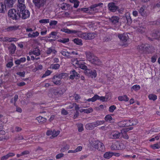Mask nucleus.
Here are the masks:
<instances>
[{
    "instance_id": "052dcab7",
    "label": "nucleus",
    "mask_w": 160,
    "mask_h": 160,
    "mask_svg": "<svg viewBox=\"0 0 160 160\" xmlns=\"http://www.w3.org/2000/svg\"><path fill=\"white\" fill-rule=\"evenodd\" d=\"M24 138L21 135H18L17 137H16L15 138V140H23Z\"/></svg>"
},
{
    "instance_id": "4d7b16f0",
    "label": "nucleus",
    "mask_w": 160,
    "mask_h": 160,
    "mask_svg": "<svg viewBox=\"0 0 160 160\" xmlns=\"http://www.w3.org/2000/svg\"><path fill=\"white\" fill-rule=\"evenodd\" d=\"M116 108V107L115 105H112L109 107V111L111 112H113Z\"/></svg>"
},
{
    "instance_id": "58836bf2",
    "label": "nucleus",
    "mask_w": 160,
    "mask_h": 160,
    "mask_svg": "<svg viewBox=\"0 0 160 160\" xmlns=\"http://www.w3.org/2000/svg\"><path fill=\"white\" fill-rule=\"evenodd\" d=\"M104 119L105 121L107 122H112V118L111 115L108 114L104 118Z\"/></svg>"
},
{
    "instance_id": "c756f323",
    "label": "nucleus",
    "mask_w": 160,
    "mask_h": 160,
    "mask_svg": "<svg viewBox=\"0 0 160 160\" xmlns=\"http://www.w3.org/2000/svg\"><path fill=\"white\" fill-rule=\"evenodd\" d=\"M146 8V6H143L140 9L139 11V12L141 14V16L145 17L147 15L145 13V10Z\"/></svg>"
},
{
    "instance_id": "dca6fc26",
    "label": "nucleus",
    "mask_w": 160,
    "mask_h": 160,
    "mask_svg": "<svg viewBox=\"0 0 160 160\" xmlns=\"http://www.w3.org/2000/svg\"><path fill=\"white\" fill-rule=\"evenodd\" d=\"M108 6L109 10L112 12H115L118 8V7L114 3H109Z\"/></svg>"
},
{
    "instance_id": "f704fd0d",
    "label": "nucleus",
    "mask_w": 160,
    "mask_h": 160,
    "mask_svg": "<svg viewBox=\"0 0 160 160\" xmlns=\"http://www.w3.org/2000/svg\"><path fill=\"white\" fill-rule=\"evenodd\" d=\"M7 8L5 4L2 3H0V13H4Z\"/></svg>"
},
{
    "instance_id": "0eeeda50",
    "label": "nucleus",
    "mask_w": 160,
    "mask_h": 160,
    "mask_svg": "<svg viewBox=\"0 0 160 160\" xmlns=\"http://www.w3.org/2000/svg\"><path fill=\"white\" fill-rule=\"evenodd\" d=\"M19 12L20 18L22 19H25L29 18L30 16V13L29 11L27 10L22 9L21 11H18Z\"/></svg>"
},
{
    "instance_id": "a878e982",
    "label": "nucleus",
    "mask_w": 160,
    "mask_h": 160,
    "mask_svg": "<svg viewBox=\"0 0 160 160\" xmlns=\"http://www.w3.org/2000/svg\"><path fill=\"white\" fill-rule=\"evenodd\" d=\"M154 52V48L153 47L148 44V47L145 49V52L148 53H152Z\"/></svg>"
},
{
    "instance_id": "5fc2aeb1",
    "label": "nucleus",
    "mask_w": 160,
    "mask_h": 160,
    "mask_svg": "<svg viewBox=\"0 0 160 160\" xmlns=\"http://www.w3.org/2000/svg\"><path fill=\"white\" fill-rule=\"evenodd\" d=\"M59 132H60L59 131H56L55 130H53L52 133V136L53 137H56L59 134Z\"/></svg>"
},
{
    "instance_id": "69168bd1",
    "label": "nucleus",
    "mask_w": 160,
    "mask_h": 160,
    "mask_svg": "<svg viewBox=\"0 0 160 160\" xmlns=\"http://www.w3.org/2000/svg\"><path fill=\"white\" fill-rule=\"evenodd\" d=\"M64 156V154L62 153H61L58 154L56 156V158L57 159H59L63 157Z\"/></svg>"
},
{
    "instance_id": "1a4fd4ad",
    "label": "nucleus",
    "mask_w": 160,
    "mask_h": 160,
    "mask_svg": "<svg viewBox=\"0 0 160 160\" xmlns=\"http://www.w3.org/2000/svg\"><path fill=\"white\" fill-rule=\"evenodd\" d=\"M125 148V147L122 142L120 143L117 142L113 143L111 146V149L112 150L122 149Z\"/></svg>"
},
{
    "instance_id": "3c124183",
    "label": "nucleus",
    "mask_w": 160,
    "mask_h": 160,
    "mask_svg": "<svg viewBox=\"0 0 160 160\" xmlns=\"http://www.w3.org/2000/svg\"><path fill=\"white\" fill-rule=\"evenodd\" d=\"M118 125L120 127H126L125 121H122L119 122L118 123Z\"/></svg>"
},
{
    "instance_id": "cd10ccee",
    "label": "nucleus",
    "mask_w": 160,
    "mask_h": 160,
    "mask_svg": "<svg viewBox=\"0 0 160 160\" xmlns=\"http://www.w3.org/2000/svg\"><path fill=\"white\" fill-rule=\"evenodd\" d=\"M16 48V46L13 43H12L8 48L10 52L12 54H13L15 53Z\"/></svg>"
},
{
    "instance_id": "f8f14e48",
    "label": "nucleus",
    "mask_w": 160,
    "mask_h": 160,
    "mask_svg": "<svg viewBox=\"0 0 160 160\" xmlns=\"http://www.w3.org/2000/svg\"><path fill=\"white\" fill-rule=\"evenodd\" d=\"M122 134L116 131H112L110 135V138L113 139L119 138Z\"/></svg>"
},
{
    "instance_id": "864d4df0",
    "label": "nucleus",
    "mask_w": 160,
    "mask_h": 160,
    "mask_svg": "<svg viewBox=\"0 0 160 160\" xmlns=\"http://www.w3.org/2000/svg\"><path fill=\"white\" fill-rule=\"evenodd\" d=\"M59 78L61 80L62 78H64L66 76V73H61L59 74H57Z\"/></svg>"
},
{
    "instance_id": "a211bd4d",
    "label": "nucleus",
    "mask_w": 160,
    "mask_h": 160,
    "mask_svg": "<svg viewBox=\"0 0 160 160\" xmlns=\"http://www.w3.org/2000/svg\"><path fill=\"white\" fill-rule=\"evenodd\" d=\"M109 20L113 24H115L118 22L119 18L118 17L113 16L109 18Z\"/></svg>"
},
{
    "instance_id": "0e129e2a",
    "label": "nucleus",
    "mask_w": 160,
    "mask_h": 160,
    "mask_svg": "<svg viewBox=\"0 0 160 160\" xmlns=\"http://www.w3.org/2000/svg\"><path fill=\"white\" fill-rule=\"evenodd\" d=\"M157 58V56L156 55H154L152 56L151 58V62H155Z\"/></svg>"
},
{
    "instance_id": "6ab92c4d",
    "label": "nucleus",
    "mask_w": 160,
    "mask_h": 160,
    "mask_svg": "<svg viewBox=\"0 0 160 160\" xmlns=\"http://www.w3.org/2000/svg\"><path fill=\"white\" fill-rule=\"evenodd\" d=\"M19 27V25H15L8 27L6 28V30L8 32L14 31L18 30Z\"/></svg>"
},
{
    "instance_id": "774afa93",
    "label": "nucleus",
    "mask_w": 160,
    "mask_h": 160,
    "mask_svg": "<svg viewBox=\"0 0 160 160\" xmlns=\"http://www.w3.org/2000/svg\"><path fill=\"white\" fill-rule=\"evenodd\" d=\"M13 63L12 61L10 62L7 64V67L8 68H11L13 65Z\"/></svg>"
},
{
    "instance_id": "a19ab883",
    "label": "nucleus",
    "mask_w": 160,
    "mask_h": 160,
    "mask_svg": "<svg viewBox=\"0 0 160 160\" xmlns=\"http://www.w3.org/2000/svg\"><path fill=\"white\" fill-rule=\"evenodd\" d=\"M73 41L77 45H82V40L81 39H79L78 38H75Z\"/></svg>"
},
{
    "instance_id": "7ed1b4c3",
    "label": "nucleus",
    "mask_w": 160,
    "mask_h": 160,
    "mask_svg": "<svg viewBox=\"0 0 160 160\" xmlns=\"http://www.w3.org/2000/svg\"><path fill=\"white\" fill-rule=\"evenodd\" d=\"M105 122V121L104 120H98L92 123L87 124L85 126V128L87 130H92L95 127L103 124Z\"/></svg>"
},
{
    "instance_id": "a18cd8bd",
    "label": "nucleus",
    "mask_w": 160,
    "mask_h": 160,
    "mask_svg": "<svg viewBox=\"0 0 160 160\" xmlns=\"http://www.w3.org/2000/svg\"><path fill=\"white\" fill-rule=\"evenodd\" d=\"M79 61H78L77 58H73L72 59V63L73 65L75 66V67L77 66L78 63H79Z\"/></svg>"
},
{
    "instance_id": "393cba45",
    "label": "nucleus",
    "mask_w": 160,
    "mask_h": 160,
    "mask_svg": "<svg viewBox=\"0 0 160 160\" xmlns=\"http://www.w3.org/2000/svg\"><path fill=\"white\" fill-rule=\"evenodd\" d=\"M57 52L56 50L52 47L48 48L47 50L46 51V54L48 55L52 53L56 54Z\"/></svg>"
},
{
    "instance_id": "49530a36",
    "label": "nucleus",
    "mask_w": 160,
    "mask_h": 160,
    "mask_svg": "<svg viewBox=\"0 0 160 160\" xmlns=\"http://www.w3.org/2000/svg\"><path fill=\"white\" fill-rule=\"evenodd\" d=\"M60 67V65L59 64H52L51 65V68L52 69H57Z\"/></svg>"
},
{
    "instance_id": "f3484780",
    "label": "nucleus",
    "mask_w": 160,
    "mask_h": 160,
    "mask_svg": "<svg viewBox=\"0 0 160 160\" xmlns=\"http://www.w3.org/2000/svg\"><path fill=\"white\" fill-rule=\"evenodd\" d=\"M125 125L126 127H129L130 126L134 125L137 123V120H125Z\"/></svg>"
},
{
    "instance_id": "2f4dec72",
    "label": "nucleus",
    "mask_w": 160,
    "mask_h": 160,
    "mask_svg": "<svg viewBox=\"0 0 160 160\" xmlns=\"http://www.w3.org/2000/svg\"><path fill=\"white\" fill-rule=\"evenodd\" d=\"M39 33L38 31L33 32L32 33H29L28 34V36L31 38H35L39 35Z\"/></svg>"
},
{
    "instance_id": "2eb2a0df",
    "label": "nucleus",
    "mask_w": 160,
    "mask_h": 160,
    "mask_svg": "<svg viewBox=\"0 0 160 160\" xmlns=\"http://www.w3.org/2000/svg\"><path fill=\"white\" fill-rule=\"evenodd\" d=\"M70 78L71 79H73L74 78H77V77H80L79 74L76 72L75 70H73L70 72Z\"/></svg>"
},
{
    "instance_id": "6e6d98bb",
    "label": "nucleus",
    "mask_w": 160,
    "mask_h": 160,
    "mask_svg": "<svg viewBox=\"0 0 160 160\" xmlns=\"http://www.w3.org/2000/svg\"><path fill=\"white\" fill-rule=\"evenodd\" d=\"M93 111V109L92 108H90L87 109H85V113H89L92 112Z\"/></svg>"
},
{
    "instance_id": "ea45409f",
    "label": "nucleus",
    "mask_w": 160,
    "mask_h": 160,
    "mask_svg": "<svg viewBox=\"0 0 160 160\" xmlns=\"http://www.w3.org/2000/svg\"><path fill=\"white\" fill-rule=\"evenodd\" d=\"M151 147L154 149H159L160 148V142L152 145H151Z\"/></svg>"
},
{
    "instance_id": "79ce46f5",
    "label": "nucleus",
    "mask_w": 160,
    "mask_h": 160,
    "mask_svg": "<svg viewBox=\"0 0 160 160\" xmlns=\"http://www.w3.org/2000/svg\"><path fill=\"white\" fill-rule=\"evenodd\" d=\"M78 131L81 132L83 130V125L82 123H78L77 124Z\"/></svg>"
},
{
    "instance_id": "5701e85b",
    "label": "nucleus",
    "mask_w": 160,
    "mask_h": 160,
    "mask_svg": "<svg viewBox=\"0 0 160 160\" xmlns=\"http://www.w3.org/2000/svg\"><path fill=\"white\" fill-rule=\"evenodd\" d=\"M148 47V44H141L138 45L137 47V49L140 50V51H143L145 52V49Z\"/></svg>"
},
{
    "instance_id": "bb28decb",
    "label": "nucleus",
    "mask_w": 160,
    "mask_h": 160,
    "mask_svg": "<svg viewBox=\"0 0 160 160\" xmlns=\"http://www.w3.org/2000/svg\"><path fill=\"white\" fill-rule=\"evenodd\" d=\"M151 36L153 38L158 39L160 38V32L154 31L152 34Z\"/></svg>"
},
{
    "instance_id": "4be33fe9",
    "label": "nucleus",
    "mask_w": 160,
    "mask_h": 160,
    "mask_svg": "<svg viewBox=\"0 0 160 160\" xmlns=\"http://www.w3.org/2000/svg\"><path fill=\"white\" fill-rule=\"evenodd\" d=\"M118 37L121 40L125 42H126L128 38V35L126 33L119 34Z\"/></svg>"
},
{
    "instance_id": "412c9836",
    "label": "nucleus",
    "mask_w": 160,
    "mask_h": 160,
    "mask_svg": "<svg viewBox=\"0 0 160 160\" xmlns=\"http://www.w3.org/2000/svg\"><path fill=\"white\" fill-rule=\"evenodd\" d=\"M61 31L63 32L67 33L68 34H71L74 33L77 35L78 31L76 30H70L67 28H62L61 29Z\"/></svg>"
},
{
    "instance_id": "338daca9",
    "label": "nucleus",
    "mask_w": 160,
    "mask_h": 160,
    "mask_svg": "<svg viewBox=\"0 0 160 160\" xmlns=\"http://www.w3.org/2000/svg\"><path fill=\"white\" fill-rule=\"evenodd\" d=\"M82 149V147L81 146H78L75 150V152H78L80 151H81Z\"/></svg>"
},
{
    "instance_id": "6e6552de",
    "label": "nucleus",
    "mask_w": 160,
    "mask_h": 160,
    "mask_svg": "<svg viewBox=\"0 0 160 160\" xmlns=\"http://www.w3.org/2000/svg\"><path fill=\"white\" fill-rule=\"evenodd\" d=\"M46 0H33V2L36 8H43L46 2Z\"/></svg>"
},
{
    "instance_id": "39448f33",
    "label": "nucleus",
    "mask_w": 160,
    "mask_h": 160,
    "mask_svg": "<svg viewBox=\"0 0 160 160\" xmlns=\"http://www.w3.org/2000/svg\"><path fill=\"white\" fill-rule=\"evenodd\" d=\"M92 146L96 149L101 152H104L105 151V147L104 144L102 142L99 141H94L93 142Z\"/></svg>"
},
{
    "instance_id": "603ef678",
    "label": "nucleus",
    "mask_w": 160,
    "mask_h": 160,
    "mask_svg": "<svg viewBox=\"0 0 160 160\" xmlns=\"http://www.w3.org/2000/svg\"><path fill=\"white\" fill-rule=\"evenodd\" d=\"M18 39L15 38H8L7 37V42H11L12 41L16 42Z\"/></svg>"
},
{
    "instance_id": "423d86ee",
    "label": "nucleus",
    "mask_w": 160,
    "mask_h": 160,
    "mask_svg": "<svg viewBox=\"0 0 160 160\" xmlns=\"http://www.w3.org/2000/svg\"><path fill=\"white\" fill-rule=\"evenodd\" d=\"M9 17L15 20H18L20 18V15L16 10L14 9H10L8 13Z\"/></svg>"
},
{
    "instance_id": "ddd939ff",
    "label": "nucleus",
    "mask_w": 160,
    "mask_h": 160,
    "mask_svg": "<svg viewBox=\"0 0 160 160\" xmlns=\"http://www.w3.org/2000/svg\"><path fill=\"white\" fill-rule=\"evenodd\" d=\"M16 0H4V4L7 8H12Z\"/></svg>"
},
{
    "instance_id": "c03bdc74",
    "label": "nucleus",
    "mask_w": 160,
    "mask_h": 160,
    "mask_svg": "<svg viewBox=\"0 0 160 160\" xmlns=\"http://www.w3.org/2000/svg\"><path fill=\"white\" fill-rule=\"evenodd\" d=\"M148 98L150 100L155 101L157 99V96L155 95L150 94L149 95Z\"/></svg>"
},
{
    "instance_id": "4c0bfd02",
    "label": "nucleus",
    "mask_w": 160,
    "mask_h": 160,
    "mask_svg": "<svg viewBox=\"0 0 160 160\" xmlns=\"http://www.w3.org/2000/svg\"><path fill=\"white\" fill-rule=\"evenodd\" d=\"M36 120H37L39 123H44L46 122V119L43 117L39 116L36 118Z\"/></svg>"
},
{
    "instance_id": "bf43d9fd",
    "label": "nucleus",
    "mask_w": 160,
    "mask_h": 160,
    "mask_svg": "<svg viewBox=\"0 0 160 160\" xmlns=\"http://www.w3.org/2000/svg\"><path fill=\"white\" fill-rule=\"evenodd\" d=\"M51 72H52L50 71L47 70L46 72L42 76V78H43L49 75L51 73Z\"/></svg>"
},
{
    "instance_id": "13d9d810",
    "label": "nucleus",
    "mask_w": 160,
    "mask_h": 160,
    "mask_svg": "<svg viewBox=\"0 0 160 160\" xmlns=\"http://www.w3.org/2000/svg\"><path fill=\"white\" fill-rule=\"evenodd\" d=\"M58 22L55 20H51L49 22V25L50 26H55L57 24Z\"/></svg>"
},
{
    "instance_id": "9d476101",
    "label": "nucleus",
    "mask_w": 160,
    "mask_h": 160,
    "mask_svg": "<svg viewBox=\"0 0 160 160\" xmlns=\"http://www.w3.org/2000/svg\"><path fill=\"white\" fill-rule=\"evenodd\" d=\"M84 73L86 75L92 78H95L97 76L96 72L95 70H91L89 69H86L85 70Z\"/></svg>"
},
{
    "instance_id": "aec40b11",
    "label": "nucleus",
    "mask_w": 160,
    "mask_h": 160,
    "mask_svg": "<svg viewBox=\"0 0 160 160\" xmlns=\"http://www.w3.org/2000/svg\"><path fill=\"white\" fill-rule=\"evenodd\" d=\"M29 54L30 55L34 54L36 56H39L40 55V52L38 48H36L33 51L29 52Z\"/></svg>"
},
{
    "instance_id": "c85d7f7f",
    "label": "nucleus",
    "mask_w": 160,
    "mask_h": 160,
    "mask_svg": "<svg viewBox=\"0 0 160 160\" xmlns=\"http://www.w3.org/2000/svg\"><path fill=\"white\" fill-rule=\"evenodd\" d=\"M118 99L119 101H124L127 102L129 100V98L126 95L119 96Z\"/></svg>"
},
{
    "instance_id": "09e8293b",
    "label": "nucleus",
    "mask_w": 160,
    "mask_h": 160,
    "mask_svg": "<svg viewBox=\"0 0 160 160\" xmlns=\"http://www.w3.org/2000/svg\"><path fill=\"white\" fill-rule=\"evenodd\" d=\"M69 39L68 38H64L62 39H59L58 40V41L59 42L65 43L69 41Z\"/></svg>"
},
{
    "instance_id": "e433bc0d",
    "label": "nucleus",
    "mask_w": 160,
    "mask_h": 160,
    "mask_svg": "<svg viewBox=\"0 0 160 160\" xmlns=\"http://www.w3.org/2000/svg\"><path fill=\"white\" fill-rule=\"evenodd\" d=\"M69 7V5L65 3H63L60 5V7L63 10H67Z\"/></svg>"
},
{
    "instance_id": "4468645a",
    "label": "nucleus",
    "mask_w": 160,
    "mask_h": 160,
    "mask_svg": "<svg viewBox=\"0 0 160 160\" xmlns=\"http://www.w3.org/2000/svg\"><path fill=\"white\" fill-rule=\"evenodd\" d=\"M61 80L59 78L57 74L54 75L52 78V82L53 83L57 85H59L61 84Z\"/></svg>"
},
{
    "instance_id": "de8ad7c7",
    "label": "nucleus",
    "mask_w": 160,
    "mask_h": 160,
    "mask_svg": "<svg viewBox=\"0 0 160 160\" xmlns=\"http://www.w3.org/2000/svg\"><path fill=\"white\" fill-rule=\"evenodd\" d=\"M140 88V86L139 85H135L132 86L131 88L132 90L137 91Z\"/></svg>"
},
{
    "instance_id": "b1692460",
    "label": "nucleus",
    "mask_w": 160,
    "mask_h": 160,
    "mask_svg": "<svg viewBox=\"0 0 160 160\" xmlns=\"http://www.w3.org/2000/svg\"><path fill=\"white\" fill-rule=\"evenodd\" d=\"M60 53L63 56L66 57L68 58H72L70 52H68L66 50H62L60 52Z\"/></svg>"
},
{
    "instance_id": "8fccbe9b",
    "label": "nucleus",
    "mask_w": 160,
    "mask_h": 160,
    "mask_svg": "<svg viewBox=\"0 0 160 160\" xmlns=\"http://www.w3.org/2000/svg\"><path fill=\"white\" fill-rule=\"evenodd\" d=\"M39 22L41 23L46 24L49 22V20L48 19H42L40 20Z\"/></svg>"
},
{
    "instance_id": "72a5a7b5",
    "label": "nucleus",
    "mask_w": 160,
    "mask_h": 160,
    "mask_svg": "<svg viewBox=\"0 0 160 160\" xmlns=\"http://www.w3.org/2000/svg\"><path fill=\"white\" fill-rule=\"evenodd\" d=\"M123 19L125 20V22L128 24H130L131 23L132 20L129 14L123 17Z\"/></svg>"
},
{
    "instance_id": "f03ea898",
    "label": "nucleus",
    "mask_w": 160,
    "mask_h": 160,
    "mask_svg": "<svg viewBox=\"0 0 160 160\" xmlns=\"http://www.w3.org/2000/svg\"><path fill=\"white\" fill-rule=\"evenodd\" d=\"M87 57L88 60L91 63L98 66L102 64V62L100 61L98 57L95 56L92 53L88 52L87 54Z\"/></svg>"
},
{
    "instance_id": "c9c22d12",
    "label": "nucleus",
    "mask_w": 160,
    "mask_h": 160,
    "mask_svg": "<svg viewBox=\"0 0 160 160\" xmlns=\"http://www.w3.org/2000/svg\"><path fill=\"white\" fill-rule=\"evenodd\" d=\"M102 5L103 3H102L96 4L91 6L90 7V8L92 9V11H96L97 9L96 8L97 7Z\"/></svg>"
},
{
    "instance_id": "e2e57ef3",
    "label": "nucleus",
    "mask_w": 160,
    "mask_h": 160,
    "mask_svg": "<svg viewBox=\"0 0 160 160\" xmlns=\"http://www.w3.org/2000/svg\"><path fill=\"white\" fill-rule=\"evenodd\" d=\"M99 97V96L97 95H95L92 98V102H94L97 100H98V98Z\"/></svg>"
},
{
    "instance_id": "20e7f679",
    "label": "nucleus",
    "mask_w": 160,
    "mask_h": 160,
    "mask_svg": "<svg viewBox=\"0 0 160 160\" xmlns=\"http://www.w3.org/2000/svg\"><path fill=\"white\" fill-rule=\"evenodd\" d=\"M133 27L137 32L141 33L144 32L146 30L143 24L138 22H136Z\"/></svg>"
},
{
    "instance_id": "7c9ffc66",
    "label": "nucleus",
    "mask_w": 160,
    "mask_h": 160,
    "mask_svg": "<svg viewBox=\"0 0 160 160\" xmlns=\"http://www.w3.org/2000/svg\"><path fill=\"white\" fill-rule=\"evenodd\" d=\"M113 155L112 152H106L103 155V157L104 158L108 159L111 158Z\"/></svg>"
},
{
    "instance_id": "473e14b6",
    "label": "nucleus",
    "mask_w": 160,
    "mask_h": 160,
    "mask_svg": "<svg viewBox=\"0 0 160 160\" xmlns=\"http://www.w3.org/2000/svg\"><path fill=\"white\" fill-rule=\"evenodd\" d=\"M82 62L81 60H80V61L79 62V64H78L76 67H79L82 69H84L85 70L87 69V67L84 64L82 63Z\"/></svg>"
},
{
    "instance_id": "680f3d73",
    "label": "nucleus",
    "mask_w": 160,
    "mask_h": 160,
    "mask_svg": "<svg viewBox=\"0 0 160 160\" xmlns=\"http://www.w3.org/2000/svg\"><path fill=\"white\" fill-rule=\"evenodd\" d=\"M25 71H23L22 72H19L17 73V74L18 75L21 77H25Z\"/></svg>"
},
{
    "instance_id": "f257e3e1",
    "label": "nucleus",
    "mask_w": 160,
    "mask_h": 160,
    "mask_svg": "<svg viewBox=\"0 0 160 160\" xmlns=\"http://www.w3.org/2000/svg\"><path fill=\"white\" fill-rule=\"evenodd\" d=\"M77 35L85 40H91L95 37L96 34L93 32H82L78 31Z\"/></svg>"
},
{
    "instance_id": "37998d69",
    "label": "nucleus",
    "mask_w": 160,
    "mask_h": 160,
    "mask_svg": "<svg viewBox=\"0 0 160 160\" xmlns=\"http://www.w3.org/2000/svg\"><path fill=\"white\" fill-rule=\"evenodd\" d=\"M70 146L68 145H66L61 149L60 151L62 152H64L69 149Z\"/></svg>"
},
{
    "instance_id": "9b49d317",
    "label": "nucleus",
    "mask_w": 160,
    "mask_h": 160,
    "mask_svg": "<svg viewBox=\"0 0 160 160\" xmlns=\"http://www.w3.org/2000/svg\"><path fill=\"white\" fill-rule=\"evenodd\" d=\"M17 8L18 11H21L22 9H25L26 6L25 0H18V4Z\"/></svg>"
}]
</instances>
